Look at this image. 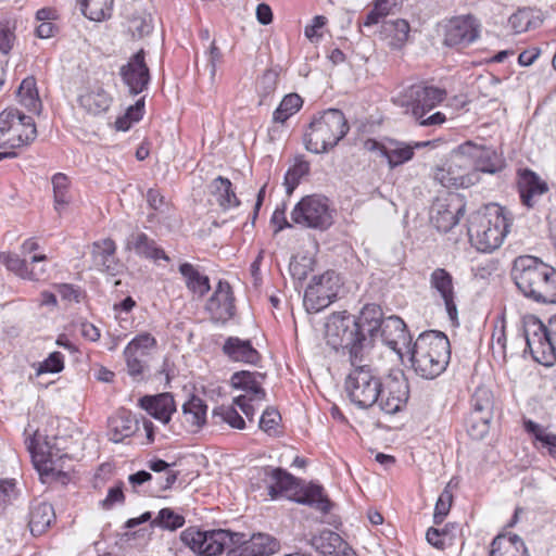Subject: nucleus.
I'll list each match as a JSON object with an SVG mask.
<instances>
[{"label":"nucleus","mask_w":556,"mask_h":556,"mask_svg":"<svg viewBox=\"0 0 556 556\" xmlns=\"http://www.w3.org/2000/svg\"><path fill=\"white\" fill-rule=\"evenodd\" d=\"M264 471V481L268 482L267 490L268 496L271 501L285 497L288 500L290 493L293 492L294 488L300 482V478L295 477L282 467L265 466L262 468Z\"/></svg>","instance_id":"nucleus-27"},{"label":"nucleus","mask_w":556,"mask_h":556,"mask_svg":"<svg viewBox=\"0 0 556 556\" xmlns=\"http://www.w3.org/2000/svg\"><path fill=\"white\" fill-rule=\"evenodd\" d=\"M377 338L367 332L359 324L352 329V336L349 341L346 352L351 365L359 364L364 361L365 355L369 353L376 344Z\"/></svg>","instance_id":"nucleus-35"},{"label":"nucleus","mask_w":556,"mask_h":556,"mask_svg":"<svg viewBox=\"0 0 556 556\" xmlns=\"http://www.w3.org/2000/svg\"><path fill=\"white\" fill-rule=\"evenodd\" d=\"M28 527L34 536L42 535L55 521L53 506L43 501L33 500L29 503Z\"/></svg>","instance_id":"nucleus-34"},{"label":"nucleus","mask_w":556,"mask_h":556,"mask_svg":"<svg viewBox=\"0 0 556 556\" xmlns=\"http://www.w3.org/2000/svg\"><path fill=\"white\" fill-rule=\"evenodd\" d=\"M125 250L134 251L135 254L154 263L164 261L169 263L170 257L156 241L143 231H132L125 240Z\"/></svg>","instance_id":"nucleus-28"},{"label":"nucleus","mask_w":556,"mask_h":556,"mask_svg":"<svg viewBox=\"0 0 556 556\" xmlns=\"http://www.w3.org/2000/svg\"><path fill=\"white\" fill-rule=\"evenodd\" d=\"M137 405L163 425H168L177 412V404L172 392L146 394L138 399Z\"/></svg>","instance_id":"nucleus-25"},{"label":"nucleus","mask_w":556,"mask_h":556,"mask_svg":"<svg viewBox=\"0 0 556 556\" xmlns=\"http://www.w3.org/2000/svg\"><path fill=\"white\" fill-rule=\"evenodd\" d=\"M522 429L532 446L542 455L556 460V431L553 425H542L530 418H522Z\"/></svg>","instance_id":"nucleus-24"},{"label":"nucleus","mask_w":556,"mask_h":556,"mask_svg":"<svg viewBox=\"0 0 556 556\" xmlns=\"http://www.w3.org/2000/svg\"><path fill=\"white\" fill-rule=\"evenodd\" d=\"M77 101L87 113L97 116L109 111L113 98L102 87H98L85 94H80Z\"/></svg>","instance_id":"nucleus-42"},{"label":"nucleus","mask_w":556,"mask_h":556,"mask_svg":"<svg viewBox=\"0 0 556 556\" xmlns=\"http://www.w3.org/2000/svg\"><path fill=\"white\" fill-rule=\"evenodd\" d=\"M288 501L308 506L323 515L329 514L336 506L321 483L317 480L306 481L302 478H300V482L293 492L290 493V496H288Z\"/></svg>","instance_id":"nucleus-16"},{"label":"nucleus","mask_w":556,"mask_h":556,"mask_svg":"<svg viewBox=\"0 0 556 556\" xmlns=\"http://www.w3.org/2000/svg\"><path fill=\"white\" fill-rule=\"evenodd\" d=\"M315 263V258L311 256H302L300 261L293 256L289 264L291 277L300 282L304 281L308 274L314 270Z\"/></svg>","instance_id":"nucleus-59"},{"label":"nucleus","mask_w":556,"mask_h":556,"mask_svg":"<svg viewBox=\"0 0 556 556\" xmlns=\"http://www.w3.org/2000/svg\"><path fill=\"white\" fill-rule=\"evenodd\" d=\"M466 198L457 192L444 191L437 195L430 206V222L443 233L451 231L466 212Z\"/></svg>","instance_id":"nucleus-9"},{"label":"nucleus","mask_w":556,"mask_h":556,"mask_svg":"<svg viewBox=\"0 0 556 556\" xmlns=\"http://www.w3.org/2000/svg\"><path fill=\"white\" fill-rule=\"evenodd\" d=\"M222 351L230 361L247 365L258 366L262 362L261 353L253 346L250 339L228 337Z\"/></svg>","instance_id":"nucleus-31"},{"label":"nucleus","mask_w":556,"mask_h":556,"mask_svg":"<svg viewBox=\"0 0 556 556\" xmlns=\"http://www.w3.org/2000/svg\"><path fill=\"white\" fill-rule=\"evenodd\" d=\"M178 271L185 278L187 289L199 298H203L211 290L208 276L201 274L193 264L180 263Z\"/></svg>","instance_id":"nucleus-40"},{"label":"nucleus","mask_w":556,"mask_h":556,"mask_svg":"<svg viewBox=\"0 0 556 556\" xmlns=\"http://www.w3.org/2000/svg\"><path fill=\"white\" fill-rule=\"evenodd\" d=\"M349 131L350 124L344 113L329 108L313 114L302 140L308 152L324 154L334 149Z\"/></svg>","instance_id":"nucleus-4"},{"label":"nucleus","mask_w":556,"mask_h":556,"mask_svg":"<svg viewBox=\"0 0 556 556\" xmlns=\"http://www.w3.org/2000/svg\"><path fill=\"white\" fill-rule=\"evenodd\" d=\"M124 357L127 367V374L132 378L136 382L147 381L149 378L144 376V369L148 367L144 362L138 358L137 353L130 352L127 353L126 349H124Z\"/></svg>","instance_id":"nucleus-61"},{"label":"nucleus","mask_w":556,"mask_h":556,"mask_svg":"<svg viewBox=\"0 0 556 556\" xmlns=\"http://www.w3.org/2000/svg\"><path fill=\"white\" fill-rule=\"evenodd\" d=\"M428 358H432L442 369H446L451 362V343L447 336L440 330H426L421 332L412 345Z\"/></svg>","instance_id":"nucleus-17"},{"label":"nucleus","mask_w":556,"mask_h":556,"mask_svg":"<svg viewBox=\"0 0 556 556\" xmlns=\"http://www.w3.org/2000/svg\"><path fill=\"white\" fill-rule=\"evenodd\" d=\"M290 215L295 225L325 231L334 224L336 210L326 195L314 193L301 198Z\"/></svg>","instance_id":"nucleus-8"},{"label":"nucleus","mask_w":556,"mask_h":556,"mask_svg":"<svg viewBox=\"0 0 556 556\" xmlns=\"http://www.w3.org/2000/svg\"><path fill=\"white\" fill-rule=\"evenodd\" d=\"M303 103L304 100L299 93L291 92L283 96L278 106L273 112V124L285 125L291 116L302 109Z\"/></svg>","instance_id":"nucleus-46"},{"label":"nucleus","mask_w":556,"mask_h":556,"mask_svg":"<svg viewBox=\"0 0 556 556\" xmlns=\"http://www.w3.org/2000/svg\"><path fill=\"white\" fill-rule=\"evenodd\" d=\"M15 121L25 127L26 130L24 134H18L16 137H12L11 142H9L10 149L28 146L37 138V128L31 116L24 114L18 109H15Z\"/></svg>","instance_id":"nucleus-49"},{"label":"nucleus","mask_w":556,"mask_h":556,"mask_svg":"<svg viewBox=\"0 0 556 556\" xmlns=\"http://www.w3.org/2000/svg\"><path fill=\"white\" fill-rule=\"evenodd\" d=\"M279 74V66H277V68H267L263 73L258 86V96L262 99H265L275 92L278 85Z\"/></svg>","instance_id":"nucleus-63"},{"label":"nucleus","mask_w":556,"mask_h":556,"mask_svg":"<svg viewBox=\"0 0 556 556\" xmlns=\"http://www.w3.org/2000/svg\"><path fill=\"white\" fill-rule=\"evenodd\" d=\"M353 314L348 311L331 313L326 323L327 344L336 352H346L353 327L357 326Z\"/></svg>","instance_id":"nucleus-19"},{"label":"nucleus","mask_w":556,"mask_h":556,"mask_svg":"<svg viewBox=\"0 0 556 556\" xmlns=\"http://www.w3.org/2000/svg\"><path fill=\"white\" fill-rule=\"evenodd\" d=\"M212 417H219L222 422H226L233 429L243 430L247 427L245 420L233 405L215 407L212 412Z\"/></svg>","instance_id":"nucleus-56"},{"label":"nucleus","mask_w":556,"mask_h":556,"mask_svg":"<svg viewBox=\"0 0 556 556\" xmlns=\"http://www.w3.org/2000/svg\"><path fill=\"white\" fill-rule=\"evenodd\" d=\"M510 277L518 291L539 304H556V269L533 255L517 256Z\"/></svg>","instance_id":"nucleus-2"},{"label":"nucleus","mask_w":556,"mask_h":556,"mask_svg":"<svg viewBox=\"0 0 556 556\" xmlns=\"http://www.w3.org/2000/svg\"><path fill=\"white\" fill-rule=\"evenodd\" d=\"M518 336L525 340L526 350L532 358L543 365L556 363V314L543 323L534 314H526L517 326Z\"/></svg>","instance_id":"nucleus-5"},{"label":"nucleus","mask_w":556,"mask_h":556,"mask_svg":"<svg viewBox=\"0 0 556 556\" xmlns=\"http://www.w3.org/2000/svg\"><path fill=\"white\" fill-rule=\"evenodd\" d=\"M139 419L126 407H119L108 418V437L113 443H122L134 437L140 429Z\"/></svg>","instance_id":"nucleus-29"},{"label":"nucleus","mask_w":556,"mask_h":556,"mask_svg":"<svg viewBox=\"0 0 556 556\" xmlns=\"http://www.w3.org/2000/svg\"><path fill=\"white\" fill-rule=\"evenodd\" d=\"M472 141L467 140L454 148L433 170V178L446 188H469L480 180L473 170Z\"/></svg>","instance_id":"nucleus-6"},{"label":"nucleus","mask_w":556,"mask_h":556,"mask_svg":"<svg viewBox=\"0 0 556 556\" xmlns=\"http://www.w3.org/2000/svg\"><path fill=\"white\" fill-rule=\"evenodd\" d=\"M186 523L184 515L175 511L170 507H164L159 510L156 517L151 521V529L160 528L166 531H176Z\"/></svg>","instance_id":"nucleus-50"},{"label":"nucleus","mask_w":556,"mask_h":556,"mask_svg":"<svg viewBox=\"0 0 556 556\" xmlns=\"http://www.w3.org/2000/svg\"><path fill=\"white\" fill-rule=\"evenodd\" d=\"M0 263H2L9 271L23 280L39 281L46 274V269L43 267L39 270L29 268L25 258H22L18 254L12 252H0Z\"/></svg>","instance_id":"nucleus-38"},{"label":"nucleus","mask_w":556,"mask_h":556,"mask_svg":"<svg viewBox=\"0 0 556 556\" xmlns=\"http://www.w3.org/2000/svg\"><path fill=\"white\" fill-rule=\"evenodd\" d=\"M429 285L430 289L443 301L446 314L452 325L458 326V308L453 275L446 268L438 267L430 274Z\"/></svg>","instance_id":"nucleus-20"},{"label":"nucleus","mask_w":556,"mask_h":556,"mask_svg":"<svg viewBox=\"0 0 556 556\" xmlns=\"http://www.w3.org/2000/svg\"><path fill=\"white\" fill-rule=\"evenodd\" d=\"M472 414H479L493 418L494 414V395L486 387H478L470 399Z\"/></svg>","instance_id":"nucleus-48"},{"label":"nucleus","mask_w":556,"mask_h":556,"mask_svg":"<svg viewBox=\"0 0 556 556\" xmlns=\"http://www.w3.org/2000/svg\"><path fill=\"white\" fill-rule=\"evenodd\" d=\"M51 182L53 187L54 210L60 212L61 208L71 203V181L67 175L56 173L52 176Z\"/></svg>","instance_id":"nucleus-51"},{"label":"nucleus","mask_w":556,"mask_h":556,"mask_svg":"<svg viewBox=\"0 0 556 556\" xmlns=\"http://www.w3.org/2000/svg\"><path fill=\"white\" fill-rule=\"evenodd\" d=\"M357 324L364 327L367 332H370L378 338L379 329L382 327L387 317H384L381 306L377 303L365 304L358 315H354Z\"/></svg>","instance_id":"nucleus-43"},{"label":"nucleus","mask_w":556,"mask_h":556,"mask_svg":"<svg viewBox=\"0 0 556 556\" xmlns=\"http://www.w3.org/2000/svg\"><path fill=\"white\" fill-rule=\"evenodd\" d=\"M453 493L446 485L443 491L440 493L433 511V523L435 526H440L444 522L446 516L448 515L452 504H453Z\"/></svg>","instance_id":"nucleus-58"},{"label":"nucleus","mask_w":556,"mask_h":556,"mask_svg":"<svg viewBox=\"0 0 556 556\" xmlns=\"http://www.w3.org/2000/svg\"><path fill=\"white\" fill-rule=\"evenodd\" d=\"M447 96L444 88L429 86L426 83L413 84L403 92L402 106L410 111L415 119L424 117Z\"/></svg>","instance_id":"nucleus-11"},{"label":"nucleus","mask_w":556,"mask_h":556,"mask_svg":"<svg viewBox=\"0 0 556 556\" xmlns=\"http://www.w3.org/2000/svg\"><path fill=\"white\" fill-rule=\"evenodd\" d=\"M182 544L197 556H269L280 548L279 541L264 532L248 534L231 529L204 530L190 526L179 535Z\"/></svg>","instance_id":"nucleus-1"},{"label":"nucleus","mask_w":556,"mask_h":556,"mask_svg":"<svg viewBox=\"0 0 556 556\" xmlns=\"http://www.w3.org/2000/svg\"><path fill=\"white\" fill-rule=\"evenodd\" d=\"M384 345L390 348L403 361L407 350L414 344L413 336L408 330L405 321L396 316L391 315L386 318L382 327L379 329V334Z\"/></svg>","instance_id":"nucleus-18"},{"label":"nucleus","mask_w":556,"mask_h":556,"mask_svg":"<svg viewBox=\"0 0 556 556\" xmlns=\"http://www.w3.org/2000/svg\"><path fill=\"white\" fill-rule=\"evenodd\" d=\"M481 24L472 14L452 17L444 27L443 46L460 51L480 37Z\"/></svg>","instance_id":"nucleus-12"},{"label":"nucleus","mask_w":556,"mask_h":556,"mask_svg":"<svg viewBox=\"0 0 556 556\" xmlns=\"http://www.w3.org/2000/svg\"><path fill=\"white\" fill-rule=\"evenodd\" d=\"M81 14L90 21L103 22L112 17L114 2H77Z\"/></svg>","instance_id":"nucleus-53"},{"label":"nucleus","mask_w":556,"mask_h":556,"mask_svg":"<svg viewBox=\"0 0 556 556\" xmlns=\"http://www.w3.org/2000/svg\"><path fill=\"white\" fill-rule=\"evenodd\" d=\"M473 170L478 176L483 174H497L506 167L505 159L492 147L480 146L472 141Z\"/></svg>","instance_id":"nucleus-32"},{"label":"nucleus","mask_w":556,"mask_h":556,"mask_svg":"<svg viewBox=\"0 0 556 556\" xmlns=\"http://www.w3.org/2000/svg\"><path fill=\"white\" fill-rule=\"evenodd\" d=\"M337 281L338 276L333 270L312 277L304 292V304L307 312L318 313L336 301L338 292L333 286H337Z\"/></svg>","instance_id":"nucleus-13"},{"label":"nucleus","mask_w":556,"mask_h":556,"mask_svg":"<svg viewBox=\"0 0 556 556\" xmlns=\"http://www.w3.org/2000/svg\"><path fill=\"white\" fill-rule=\"evenodd\" d=\"M43 445L47 447V450H43L37 440L36 435L29 438L27 448L31 456V462L36 470L40 468V466H43L46 463H58L64 457H67V454H62L58 456L53 451L46 439L43 442Z\"/></svg>","instance_id":"nucleus-45"},{"label":"nucleus","mask_w":556,"mask_h":556,"mask_svg":"<svg viewBox=\"0 0 556 556\" xmlns=\"http://www.w3.org/2000/svg\"><path fill=\"white\" fill-rule=\"evenodd\" d=\"M401 362L407 370H413L416 376L425 380H434L446 370L413 346H410V350H407L405 357Z\"/></svg>","instance_id":"nucleus-33"},{"label":"nucleus","mask_w":556,"mask_h":556,"mask_svg":"<svg viewBox=\"0 0 556 556\" xmlns=\"http://www.w3.org/2000/svg\"><path fill=\"white\" fill-rule=\"evenodd\" d=\"M55 465H58V463H46L43 466H40L37 472L39 473L41 482H55L63 486L67 485L71 481L70 473L63 469H58Z\"/></svg>","instance_id":"nucleus-57"},{"label":"nucleus","mask_w":556,"mask_h":556,"mask_svg":"<svg viewBox=\"0 0 556 556\" xmlns=\"http://www.w3.org/2000/svg\"><path fill=\"white\" fill-rule=\"evenodd\" d=\"M462 528L458 522H447L443 528L430 527L426 531V541L438 551H445L454 544L457 532Z\"/></svg>","instance_id":"nucleus-41"},{"label":"nucleus","mask_w":556,"mask_h":556,"mask_svg":"<svg viewBox=\"0 0 556 556\" xmlns=\"http://www.w3.org/2000/svg\"><path fill=\"white\" fill-rule=\"evenodd\" d=\"M207 408L208 406L204 400L194 393L190 394L189 399L181 406L182 416L186 418V422L189 427H185L182 422L179 427H177L176 424H173L169 427V430L177 435H180L182 430H186L189 433L199 432L206 425Z\"/></svg>","instance_id":"nucleus-26"},{"label":"nucleus","mask_w":556,"mask_h":556,"mask_svg":"<svg viewBox=\"0 0 556 556\" xmlns=\"http://www.w3.org/2000/svg\"><path fill=\"white\" fill-rule=\"evenodd\" d=\"M64 355L59 351L51 352L42 362L39 363L36 369V375L42 374H59L65 367Z\"/></svg>","instance_id":"nucleus-60"},{"label":"nucleus","mask_w":556,"mask_h":556,"mask_svg":"<svg viewBox=\"0 0 556 556\" xmlns=\"http://www.w3.org/2000/svg\"><path fill=\"white\" fill-rule=\"evenodd\" d=\"M344 380V390L352 404L361 409L378 405L383 392V378L369 365L355 364Z\"/></svg>","instance_id":"nucleus-7"},{"label":"nucleus","mask_w":556,"mask_h":556,"mask_svg":"<svg viewBox=\"0 0 556 556\" xmlns=\"http://www.w3.org/2000/svg\"><path fill=\"white\" fill-rule=\"evenodd\" d=\"M17 96L21 98V102L29 110L35 111L41 106V100L39 98L36 78L28 76L24 78L17 89Z\"/></svg>","instance_id":"nucleus-52"},{"label":"nucleus","mask_w":556,"mask_h":556,"mask_svg":"<svg viewBox=\"0 0 556 556\" xmlns=\"http://www.w3.org/2000/svg\"><path fill=\"white\" fill-rule=\"evenodd\" d=\"M311 174V163L304 155H296L294 164L288 168L283 177L286 193L291 195L301 182V179Z\"/></svg>","instance_id":"nucleus-47"},{"label":"nucleus","mask_w":556,"mask_h":556,"mask_svg":"<svg viewBox=\"0 0 556 556\" xmlns=\"http://www.w3.org/2000/svg\"><path fill=\"white\" fill-rule=\"evenodd\" d=\"M410 396L408 378L401 368H392L383 378V392L378 402L381 412L395 415L403 412Z\"/></svg>","instance_id":"nucleus-10"},{"label":"nucleus","mask_w":556,"mask_h":556,"mask_svg":"<svg viewBox=\"0 0 556 556\" xmlns=\"http://www.w3.org/2000/svg\"><path fill=\"white\" fill-rule=\"evenodd\" d=\"M544 21L543 12L535 7L519 8L508 18V25L514 34H521L541 27Z\"/></svg>","instance_id":"nucleus-36"},{"label":"nucleus","mask_w":556,"mask_h":556,"mask_svg":"<svg viewBox=\"0 0 556 556\" xmlns=\"http://www.w3.org/2000/svg\"><path fill=\"white\" fill-rule=\"evenodd\" d=\"M146 55V50L141 48L128 59L126 64L119 67L121 80L127 87L128 94L131 97H137L147 91L151 84L152 75Z\"/></svg>","instance_id":"nucleus-14"},{"label":"nucleus","mask_w":556,"mask_h":556,"mask_svg":"<svg viewBox=\"0 0 556 556\" xmlns=\"http://www.w3.org/2000/svg\"><path fill=\"white\" fill-rule=\"evenodd\" d=\"M513 224L510 213L498 203H489L467 219L469 242L478 251L490 253L501 247Z\"/></svg>","instance_id":"nucleus-3"},{"label":"nucleus","mask_w":556,"mask_h":556,"mask_svg":"<svg viewBox=\"0 0 556 556\" xmlns=\"http://www.w3.org/2000/svg\"><path fill=\"white\" fill-rule=\"evenodd\" d=\"M489 556H529L518 534H497L491 542Z\"/></svg>","instance_id":"nucleus-37"},{"label":"nucleus","mask_w":556,"mask_h":556,"mask_svg":"<svg viewBox=\"0 0 556 556\" xmlns=\"http://www.w3.org/2000/svg\"><path fill=\"white\" fill-rule=\"evenodd\" d=\"M235 294L230 283L220 279L214 293L206 302L205 309L211 314L214 323L226 324L236 315Z\"/></svg>","instance_id":"nucleus-21"},{"label":"nucleus","mask_w":556,"mask_h":556,"mask_svg":"<svg viewBox=\"0 0 556 556\" xmlns=\"http://www.w3.org/2000/svg\"><path fill=\"white\" fill-rule=\"evenodd\" d=\"M492 419L483 415L469 413L466 419L468 435L476 441L484 439L490 431Z\"/></svg>","instance_id":"nucleus-54"},{"label":"nucleus","mask_w":556,"mask_h":556,"mask_svg":"<svg viewBox=\"0 0 556 556\" xmlns=\"http://www.w3.org/2000/svg\"><path fill=\"white\" fill-rule=\"evenodd\" d=\"M210 191L216 197V201L223 211L241 205V200L237 197L232 182L227 177L217 176L214 178L210 185Z\"/></svg>","instance_id":"nucleus-39"},{"label":"nucleus","mask_w":556,"mask_h":556,"mask_svg":"<svg viewBox=\"0 0 556 556\" xmlns=\"http://www.w3.org/2000/svg\"><path fill=\"white\" fill-rule=\"evenodd\" d=\"M516 185L520 203L528 210L541 212V201L549 192L547 181L533 169L523 167L517 170Z\"/></svg>","instance_id":"nucleus-15"},{"label":"nucleus","mask_w":556,"mask_h":556,"mask_svg":"<svg viewBox=\"0 0 556 556\" xmlns=\"http://www.w3.org/2000/svg\"><path fill=\"white\" fill-rule=\"evenodd\" d=\"M281 421V415L275 406H267L258 421V428L271 435L276 432V427Z\"/></svg>","instance_id":"nucleus-64"},{"label":"nucleus","mask_w":556,"mask_h":556,"mask_svg":"<svg viewBox=\"0 0 556 556\" xmlns=\"http://www.w3.org/2000/svg\"><path fill=\"white\" fill-rule=\"evenodd\" d=\"M387 141L390 147L375 138H367L364 141V148L370 152H379L380 156L387 160L390 169L404 165L414 159V147L410 143L392 138H387Z\"/></svg>","instance_id":"nucleus-22"},{"label":"nucleus","mask_w":556,"mask_h":556,"mask_svg":"<svg viewBox=\"0 0 556 556\" xmlns=\"http://www.w3.org/2000/svg\"><path fill=\"white\" fill-rule=\"evenodd\" d=\"M265 378V372L242 369L231 375L229 384L235 390L245 392L250 402L264 401L267 397V392L262 386Z\"/></svg>","instance_id":"nucleus-30"},{"label":"nucleus","mask_w":556,"mask_h":556,"mask_svg":"<svg viewBox=\"0 0 556 556\" xmlns=\"http://www.w3.org/2000/svg\"><path fill=\"white\" fill-rule=\"evenodd\" d=\"M53 288L63 301L80 303L88 296L86 290L77 285L61 282L54 283Z\"/></svg>","instance_id":"nucleus-62"},{"label":"nucleus","mask_w":556,"mask_h":556,"mask_svg":"<svg viewBox=\"0 0 556 556\" xmlns=\"http://www.w3.org/2000/svg\"><path fill=\"white\" fill-rule=\"evenodd\" d=\"M309 544L321 556H339L341 551L338 548L346 543L337 532L324 530L319 535H314Z\"/></svg>","instance_id":"nucleus-44"},{"label":"nucleus","mask_w":556,"mask_h":556,"mask_svg":"<svg viewBox=\"0 0 556 556\" xmlns=\"http://www.w3.org/2000/svg\"><path fill=\"white\" fill-rule=\"evenodd\" d=\"M129 23L130 30L134 37L136 36L137 38L141 39L153 33L154 23L151 13H148L146 11L136 12L129 18Z\"/></svg>","instance_id":"nucleus-55"},{"label":"nucleus","mask_w":556,"mask_h":556,"mask_svg":"<svg viewBox=\"0 0 556 556\" xmlns=\"http://www.w3.org/2000/svg\"><path fill=\"white\" fill-rule=\"evenodd\" d=\"M117 245L112 238L94 241L91 247V257L97 269L117 276L124 273L126 266L116 256Z\"/></svg>","instance_id":"nucleus-23"}]
</instances>
